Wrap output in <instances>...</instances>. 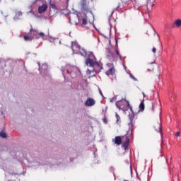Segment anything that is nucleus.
<instances>
[{
  "label": "nucleus",
  "instance_id": "nucleus-10",
  "mask_svg": "<svg viewBox=\"0 0 181 181\" xmlns=\"http://www.w3.org/2000/svg\"><path fill=\"white\" fill-rule=\"evenodd\" d=\"M30 34L33 35V38L35 37V39H39V32L36 30L30 29Z\"/></svg>",
  "mask_w": 181,
  "mask_h": 181
},
{
  "label": "nucleus",
  "instance_id": "nucleus-29",
  "mask_svg": "<svg viewBox=\"0 0 181 181\" xmlns=\"http://www.w3.org/2000/svg\"><path fill=\"white\" fill-rule=\"evenodd\" d=\"M152 52H153V53H156V47H153V48L152 49Z\"/></svg>",
  "mask_w": 181,
  "mask_h": 181
},
{
  "label": "nucleus",
  "instance_id": "nucleus-12",
  "mask_svg": "<svg viewBox=\"0 0 181 181\" xmlns=\"http://www.w3.org/2000/svg\"><path fill=\"white\" fill-rule=\"evenodd\" d=\"M154 128L157 132H160L162 131V123H157L154 126Z\"/></svg>",
  "mask_w": 181,
  "mask_h": 181
},
{
  "label": "nucleus",
  "instance_id": "nucleus-22",
  "mask_svg": "<svg viewBox=\"0 0 181 181\" xmlns=\"http://www.w3.org/2000/svg\"><path fill=\"white\" fill-rule=\"evenodd\" d=\"M50 8H52V9H54V11H56V5H54V4H50Z\"/></svg>",
  "mask_w": 181,
  "mask_h": 181
},
{
  "label": "nucleus",
  "instance_id": "nucleus-8",
  "mask_svg": "<svg viewBox=\"0 0 181 181\" xmlns=\"http://www.w3.org/2000/svg\"><path fill=\"white\" fill-rule=\"evenodd\" d=\"M48 66L47 64H43L41 68H39L40 74H44L47 71Z\"/></svg>",
  "mask_w": 181,
  "mask_h": 181
},
{
  "label": "nucleus",
  "instance_id": "nucleus-27",
  "mask_svg": "<svg viewBox=\"0 0 181 181\" xmlns=\"http://www.w3.org/2000/svg\"><path fill=\"white\" fill-rule=\"evenodd\" d=\"M152 110L155 111V103H152Z\"/></svg>",
  "mask_w": 181,
  "mask_h": 181
},
{
  "label": "nucleus",
  "instance_id": "nucleus-7",
  "mask_svg": "<svg viewBox=\"0 0 181 181\" xmlns=\"http://www.w3.org/2000/svg\"><path fill=\"white\" fill-rule=\"evenodd\" d=\"M112 57L113 60H118V59H121V55H119V52L118 50H115L114 52L112 54Z\"/></svg>",
  "mask_w": 181,
  "mask_h": 181
},
{
  "label": "nucleus",
  "instance_id": "nucleus-26",
  "mask_svg": "<svg viewBox=\"0 0 181 181\" xmlns=\"http://www.w3.org/2000/svg\"><path fill=\"white\" fill-rule=\"evenodd\" d=\"M130 77L134 80V81H136V78L134 77L132 74H130Z\"/></svg>",
  "mask_w": 181,
  "mask_h": 181
},
{
  "label": "nucleus",
  "instance_id": "nucleus-6",
  "mask_svg": "<svg viewBox=\"0 0 181 181\" xmlns=\"http://www.w3.org/2000/svg\"><path fill=\"white\" fill-rule=\"evenodd\" d=\"M81 6L83 11H85V12H89L90 14L92 13L91 11H88V8L87 7V1L86 0L81 1Z\"/></svg>",
  "mask_w": 181,
  "mask_h": 181
},
{
  "label": "nucleus",
  "instance_id": "nucleus-4",
  "mask_svg": "<svg viewBox=\"0 0 181 181\" xmlns=\"http://www.w3.org/2000/svg\"><path fill=\"white\" fill-rule=\"evenodd\" d=\"M109 69L106 71L107 76H115V69H114V65L111 63L107 64Z\"/></svg>",
  "mask_w": 181,
  "mask_h": 181
},
{
  "label": "nucleus",
  "instance_id": "nucleus-5",
  "mask_svg": "<svg viewBox=\"0 0 181 181\" xmlns=\"http://www.w3.org/2000/svg\"><path fill=\"white\" fill-rule=\"evenodd\" d=\"M94 105H95V100L93 98H88L85 101L86 107H94Z\"/></svg>",
  "mask_w": 181,
  "mask_h": 181
},
{
  "label": "nucleus",
  "instance_id": "nucleus-21",
  "mask_svg": "<svg viewBox=\"0 0 181 181\" xmlns=\"http://www.w3.org/2000/svg\"><path fill=\"white\" fill-rule=\"evenodd\" d=\"M153 2H155V0H148L147 5H151V4H153Z\"/></svg>",
  "mask_w": 181,
  "mask_h": 181
},
{
  "label": "nucleus",
  "instance_id": "nucleus-33",
  "mask_svg": "<svg viewBox=\"0 0 181 181\" xmlns=\"http://www.w3.org/2000/svg\"><path fill=\"white\" fill-rule=\"evenodd\" d=\"M105 124H107V122L105 121V119H103Z\"/></svg>",
  "mask_w": 181,
  "mask_h": 181
},
{
  "label": "nucleus",
  "instance_id": "nucleus-37",
  "mask_svg": "<svg viewBox=\"0 0 181 181\" xmlns=\"http://www.w3.org/2000/svg\"><path fill=\"white\" fill-rule=\"evenodd\" d=\"M158 37H159V35H158Z\"/></svg>",
  "mask_w": 181,
  "mask_h": 181
},
{
  "label": "nucleus",
  "instance_id": "nucleus-20",
  "mask_svg": "<svg viewBox=\"0 0 181 181\" xmlns=\"http://www.w3.org/2000/svg\"><path fill=\"white\" fill-rule=\"evenodd\" d=\"M139 108H140V110H141V111H144V110H145V105L144 104V103H141L139 105Z\"/></svg>",
  "mask_w": 181,
  "mask_h": 181
},
{
  "label": "nucleus",
  "instance_id": "nucleus-32",
  "mask_svg": "<svg viewBox=\"0 0 181 181\" xmlns=\"http://www.w3.org/2000/svg\"><path fill=\"white\" fill-rule=\"evenodd\" d=\"M116 45H118V40H116Z\"/></svg>",
  "mask_w": 181,
  "mask_h": 181
},
{
  "label": "nucleus",
  "instance_id": "nucleus-28",
  "mask_svg": "<svg viewBox=\"0 0 181 181\" xmlns=\"http://www.w3.org/2000/svg\"><path fill=\"white\" fill-rule=\"evenodd\" d=\"M175 136H180V132H177L175 133Z\"/></svg>",
  "mask_w": 181,
  "mask_h": 181
},
{
  "label": "nucleus",
  "instance_id": "nucleus-35",
  "mask_svg": "<svg viewBox=\"0 0 181 181\" xmlns=\"http://www.w3.org/2000/svg\"><path fill=\"white\" fill-rule=\"evenodd\" d=\"M38 66H40V63H38Z\"/></svg>",
  "mask_w": 181,
  "mask_h": 181
},
{
  "label": "nucleus",
  "instance_id": "nucleus-9",
  "mask_svg": "<svg viewBox=\"0 0 181 181\" xmlns=\"http://www.w3.org/2000/svg\"><path fill=\"white\" fill-rule=\"evenodd\" d=\"M47 10V5L46 4H43L42 6H40L38 7V12L40 13H43V12H46Z\"/></svg>",
  "mask_w": 181,
  "mask_h": 181
},
{
  "label": "nucleus",
  "instance_id": "nucleus-23",
  "mask_svg": "<svg viewBox=\"0 0 181 181\" xmlns=\"http://www.w3.org/2000/svg\"><path fill=\"white\" fill-rule=\"evenodd\" d=\"M28 13V14H29V13H31L32 15H33V16H34L35 18L37 17L36 14H35V11H30Z\"/></svg>",
  "mask_w": 181,
  "mask_h": 181
},
{
  "label": "nucleus",
  "instance_id": "nucleus-31",
  "mask_svg": "<svg viewBox=\"0 0 181 181\" xmlns=\"http://www.w3.org/2000/svg\"><path fill=\"white\" fill-rule=\"evenodd\" d=\"M142 94H143V97L145 98V93L143 92Z\"/></svg>",
  "mask_w": 181,
  "mask_h": 181
},
{
  "label": "nucleus",
  "instance_id": "nucleus-2",
  "mask_svg": "<svg viewBox=\"0 0 181 181\" xmlns=\"http://www.w3.org/2000/svg\"><path fill=\"white\" fill-rule=\"evenodd\" d=\"M81 56L88 57L86 60V66H89V67H100V64L97 62V58H95L93 52L82 50L81 52Z\"/></svg>",
  "mask_w": 181,
  "mask_h": 181
},
{
  "label": "nucleus",
  "instance_id": "nucleus-24",
  "mask_svg": "<svg viewBox=\"0 0 181 181\" xmlns=\"http://www.w3.org/2000/svg\"><path fill=\"white\" fill-rule=\"evenodd\" d=\"M82 23H83V25H87V19L83 18Z\"/></svg>",
  "mask_w": 181,
  "mask_h": 181
},
{
  "label": "nucleus",
  "instance_id": "nucleus-16",
  "mask_svg": "<svg viewBox=\"0 0 181 181\" xmlns=\"http://www.w3.org/2000/svg\"><path fill=\"white\" fill-rule=\"evenodd\" d=\"M39 39L41 37L42 39H47V36L45 35V33H38Z\"/></svg>",
  "mask_w": 181,
  "mask_h": 181
},
{
  "label": "nucleus",
  "instance_id": "nucleus-18",
  "mask_svg": "<svg viewBox=\"0 0 181 181\" xmlns=\"http://www.w3.org/2000/svg\"><path fill=\"white\" fill-rule=\"evenodd\" d=\"M33 39L31 36L24 35V40L28 42V40H32Z\"/></svg>",
  "mask_w": 181,
  "mask_h": 181
},
{
  "label": "nucleus",
  "instance_id": "nucleus-11",
  "mask_svg": "<svg viewBox=\"0 0 181 181\" xmlns=\"http://www.w3.org/2000/svg\"><path fill=\"white\" fill-rule=\"evenodd\" d=\"M73 69V66H71L70 64H66L65 69H62V74L64 75V72L66 71V73H70V71Z\"/></svg>",
  "mask_w": 181,
  "mask_h": 181
},
{
  "label": "nucleus",
  "instance_id": "nucleus-3",
  "mask_svg": "<svg viewBox=\"0 0 181 181\" xmlns=\"http://www.w3.org/2000/svg\"><path fill=\"white\" fill-rule=\"evenodd\" d=\"M71 49L76 54H81V52H83V50H86L84 49H81L77 42H72Z\"/></svg>",
  "mask_w": 181,
  "mask_h": 181
},
{
  "label": "nucleus",
  "instance_id": "nucleus-13",
  "mask_svg": "<svg viewBox=\"0 0 181 181\" xmlns=\"http://www.w3.org/2000/svg\"><path fill=\"white\" fill-rule=\"evenodd\" d=\"M115 144H116V145H121V144H122V140L121 139V136H117L115 138Z\"/></svg>",
  "mask_w": 181,
  "mask_h": 181
},
{
  "label": "nucleus",
  "instance_id": "nucleus-15",
  "mask_svg": "<svg viewBox=\"0 0 181 181\" xmlns=\"http://www.w3.org/2000/svg\"><path fill=\"white\" fill-rule=\"evenodd\" d=\"M22 16V12L18 11L16 13V16L13 18L14 21L19 19V17Z\"/></svg>",
  "mask_w": 181,
  "mask_h": 181
},
{
  "label": "nucleus",
  "instance_id": "nucleus-19",
  "mask_svg": "<svg viewBox=\"0 0 181 181\" xmlns=\"http://www.w3.org/2000/svg\"><path fill=\"white\" fill-rule=\"evenodd\" d=\"M0 136H1V138H6V134L5 133V132L1 131L0 132Z\"/></svg>",
  "mask_w": 181,
  "mask_h": 181
},
{
  "label": "nucleus",
  "instance_id": "nucleus-14",
  "mask_svg": "<svg viewBox=\"0 0 181 181\" xmlns=\"http://www.w3.org/2000/svg\"><path fill=\"white\" fill-rule=\"evenodd\" d=\"M174 25L176 26V28H180V26H181V19H177L174 22Z\"/></svg>",
  "mask_w": 181,
  "mask_h": 181
},
{
  "label": "nucleus",
  "instance_id": "nucleus-25",
  "mask_svg": "<svg viewBox=\"0 0 181 181\" xmlns=\"http://www.w3.org/2000/svg\"><path fill=\"white\" fill-rule=\"evenodd\" d=\"M115 117L117 118V122H118V121L119 120V115H118V113H115Z\"/></svg>",
  "mask_w": 181,
  "mask_h": 181
},
{
  "label": "nucleus",
  "instance_id": "nucleus-36",
  "mask_svg": "<svg viewBox=\"0 0 181 181\" xmlns=\"http://www.w3.org/2000/svg\"><path fill=\"white\" fill-rule=\"evenodd\" d=\"M49 14L52 15V12H50Z\"/></svg>",
  "mask_w": 181,
  "mask_h": 181
},
{
  "label": "nucleus",
  "instance_id": "nucleus-38",
  "mask_svg": "<svg viewBox=\"0 0 181 181\" xmlns=\"http://www.w3.org/2000/svg\"><path fill=\"white\" fill-rule=\"evenodd\" d=\"M86 13H85V16H86Z\"/></svg>",
  "mask_w": 181,
  "mask_h": 181
},
{
  "label": "nucleus",
  "instance_id": "nucleus-30",
  "mask_svg": "<svg viewBox=\"0 0 181 181\" xmlns=\"http://www.w3.org/2000/svg\"><path fill=\"white\" fill-rule=\"evenodd\" d=\"M99 93H100V95H102V97H103V92H101V90H99Z\"/></svg>",
  "mask_w": 181,
  "mask_h": 181
},
{
  "label": "nucleus",
  "instance_id": "nucleus-17",
  "mask_svg": "<svg viewBox=\"0 0 181 181\" xmlns=\"http://www.w3.org/2000/svg\"><path fill=\"white\" fill-rule=\"evenodd\" d=\"M129 144V139L128 138V136H126V142L123 144V146H124V148H128Z\"/></svg>",
  "mask_w": 181,
  "mask_h": 181
},
{
  "label": "nucleus",
  "instance_id": "nucleus-1",
  "mask_svg": "<svg viewBox=\"0 0 181 181\" xmlns=\"http://www.w3.org/2000/svg\"><path fill=\"white\" fill-rule=\"evenodd\" d=\"M116 106L117 107V108H119V110H122V111H125V108L127 111H128V109L131 111L132 113H129V118L130 121V122L129 123V134L130 133V135H132V131H134V123L132 122V121L134 119V117H135L134 111H132V107L129 106V102L125 99L116 102Z\"/></svg>",
  "mask_w": 181,
  "mask_h": 181
},
{
  "label": "nucleus",
  "instance_id": "nucleus-34",
  "mask_svg": "<svg viewBox=\"0 0 181 181\" xmlns=\"http://www.w3.org/2000/svg\"><path fill=\"white\" fill-rule=\"evenodd\" d=\"M153 63H155V62H151V63H150V64H153Z\"/></svg>",
  "mask_w": 181,
  "mask_h": 181
}]
</instances>
